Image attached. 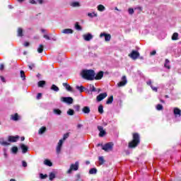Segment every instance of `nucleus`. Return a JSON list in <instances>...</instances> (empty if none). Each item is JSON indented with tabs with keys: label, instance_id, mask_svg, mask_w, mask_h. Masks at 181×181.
<instances>
[{
	"label": "nucleus",
	"instance_id": "f257e3e1",
	"mask_svg": "<svg viewBox=\"0 0 181 181\" xmlns=\"http://www.w3.org/2000/svg\"><path fill=\"white\" fill-rule=\"evenodd\" d=\"M141 142V139L139 137V134L138 133L133 134V139L132 141L129 143V148H136L138 145H139Z\"/></svg>",
	"mask_w": 181,
	"mask_h": 181
},
{
	"label": "nucleus",
	"instance_id": "f03ea898",
	"mask_svg": "<svg viewBox=\"0 0 181 181\" xmlns=\"http://www.w3.org/2000/svg\"><path fill=\"white\" fill-rule=\"evenodd\" d=\"M104 77V72L103 71H99L97 74L94 70H91V80H101Z\"/></svg>",
	"mask_w": 181,
	"mask_h": 181
},
{
	"label": "nucleus",
	"instance_id": "7ed1b4c3",
	"mask_svg": "<svg viewBox=\"0 0 181 181\" xmlns=\"http://www.w3.org/2000/svg\"><path fill=\"white\" fill-rule=\"evenodd\" d=\"M81 76L85 80H91V69H83L81 72Z\"/></svg>",
	"mask_w": 181,
	"mask_h": 181
},
{
	"label": "nucleus",
	"instance_id": "20e7f679",
	"mask_svg": "<svg viewBox=\"0 0 181 181\" xmlns=\"http://www.w3.org/2000/svg\"><path fill=\"white\" fill-rule=\"evenodd\" d=\"M114 146V144L110 142L107 143L102 146V149L105 151V152H110V151H112V148Z\"/></svg>",
	"mask_w": 181,
	"mask_h": 181
},
{
	"label": "nucleus",
	"instance_id": "39448f33",
	"mask_svg": "<svg viewBox=\"0 0 181 181\" xmlns=\"http://www.w3.org/2000/svg\"><path fill=\"white\" fill-rule=\"evenodd\" d=\"M140 54L138 51L133 50L131 54H129V57H131L133 60H136L139 57Z\"/></svg>",
	"mask_w": 181,
	"mask_h": 181
},
{
	"label": "nucleus",
	"instance_id": "423d86ee",
	"mask_svg": "<svg viewBox=\"0 0 181 181\" xmlns=\"http://www.w3.org/2000/svg\"><path fill=\"white\" fill-rule=\"evenodd\" d=\"M72 170H78V161H76L74 164H71L68 173H71Z\"/></svg>",
	"mask_w": 181,
	"mask_h": 181
},
{
	"label": "nucleus",
	"instance_id": "0eeeda50",
	"mask_svg": "<svg viewBox=\"0 0 181 181\" xmlns=\"http://www.w3.org/2000/svg\"><path fill=\"white\" fill-rule=\"evenodd\" d=\"M100 37H105V42H110L111 40V35L105 33H101Z\"/></svg>",
	"mask_w": 181,
	"mask_h": 181
},
{
	"label": "nucleus",
	"instance_id": "6e6552de",
	"mask_svg": "<svg viewBox=\"0 0 181 181\" xmlns=\"http://www.w3.org/2000/svg\"><path fill=\"white\" fill-rule=\"evenodd\" d=\"M98 129L100 132L99 136L100 138H103V136H105L107 132H105V130H104V127H103L102 126H98Z\"/></svg>",
	"mask_w": 181,
	"mask_h": 181
},
{
	"label": "nucleus",
	"instance_id": "1a4fd4ad",
	"mask_svg": "<svg viewBox=\"0 0 181 181\" xmlns=\"http://www.w3.org/2000/svg\"><path fill=\"white\" fill-rule=\"evenodd\" d=\"M62 101H63V103H66V104H73V98L63 97L62 98Z\"/></svg>",
	"mask_w": 181,
	"mask_h": 181
},
{
	"label": "nucleus",
	"instance_id": "9d476101",
	"mask_svg": "<svg viewBox=\"0 0 181 181\" xmlns=\"http://www.w3.org/2000/svg\"><path fill=\"white\" fill-rule=\"evenodd\" d=\"M127 83V76H124L122 77V81L117 83L118 87H124Z\"/></svg>",
	"mask_w": 181,
	"mask_h": 181
},
{
	"label": "nucleus",
	"instance_id": "9b49d317",
	"mask_svg": "<svg viewBox=\"0 0 181 181\" xmlns=\"http://www.w3.org/2000/svg\"><path fill=\"white\" fill-rule=\"evenodd\" d=\"M62 146H63V140H59L56 148L57 155L60 153L62 151Z\"/></svg>",
	"mask_w": 181,
	"mask_h": 181
},
{
	"label": "nucleus",
	"instance_id": "f8f14e48",
	"mask_svg": "<svg viewBox=\"0 0 181 181\" xmlns=\"http://www.w3.org/2000/svg\"><path fill=\"white\" fill-rule=\"evenodd\" d=\"M107 95H108V94H107V93H100L99 95L97 96L96 100L98 102L103 101V100H104V98H106Z\"/></svg>",
	"mask_w": 181,
	"mask_h": 181
},
{
	"label": "nucleus",
	"instance_id": "ddd939ff",
	"mask_svg": "<svg viewBox=\"0 0 181 181\" xmlns=\"http://www.w3.org/2000/svg\"><path fill=\"white\" fill-rule=\"evenodd\" d=\"M19 140V136H9L8 141L9 142H18Z\"/></svg>",
	"mask_w": 181,
	"mask_h": 181
},
{
	"label": "nucleus",
	"instance_id": "4468645a",
	"mask_svg": "<svg viewBox=\"0 0 181 181\" xmlns=\"http://www.w3.org/2000/svg\"><path fill=\"white\" fill-rule=\"evenodd\" d=\"M73 32L71 28H65L62 30V33H64V35H71L73 34Z\"/></svg>",
	"mask_w": 181,
	"mask_h": 181
},
{
	"label": "nucleus",
	"instance_id": "2eb2a0df",
	"mask_svg": "<svg viewBox=\"0 0 181 181\" xmlns=\"http://www.w3.org/2000/svg\"><path fill=\"white\" fill-rule=\"evenodd\" d=\"M174 115L175 117H181V110L177 107L174 108Z\"/></svg>",
	"mask_w": 181,
	"mask_h": 181
},
{
	"label": "nucleus",
	"instance_id": "dca6fc26",
	"mask_svg": "<svg viewBox=\"0 0 181 181\" xmlns=\"http://www.w3.org/2000/svg\"><path fill=\"white\" fill-rule=\"evenodd\" d=\"M20 146H21V148L22 149L23 153H26V152H28V146L26 145H25L23 144H21L20 145Z\"/></svg>",
	"mask_w": 181,
	"mask_h": 181
},
{
	"label": "nucleus",
	"instance_id": "f3484780",
	"mask_svg": "<svg viewBox=\"0 0 181 181\" xmlns=\"http://www.w3.org/2000/svg\"><path fill=\"white\" fill-rule=\"evenodd\" d=\"M62 86L65 87L67 91H73V88H71V86H70V85H69L67 83H63Z\"/></svg>",
	"mask_w": 181,
	"mask_h": 181
},
{
	"label": "nucleus",
	"instance_id": "a211bd4d",
	"mask_svg": "<svg viewBox=\"0 0 181 181\" xmlns=\"http://www.w3.org/2000/svg\"><path fill=\"white\" fill-rule=\"evenodd\" d=\"M17 36L19 37H22V36H23V30L21 28H18Z\"/></svg>",
	"mask_w": 181,
	"mask_h": 181
},
{
	"label": "nucleus",
	"instance_id": "6ab92c4d",
	"mask_svg": "<svg viewBox=\"0 0 181 181\" xmlns=\"http://www.w3.org/2000/svg\"><path fill=\"white\" fill-rule=\"evenodd\" d=\"M0 144L2 145V146H8V145H9V143L5 141L4 138L0 139Z\"/></svg>",
	"mask_w": 181,
	"mask_h": 181
},
{
	"label": "nucleus",
	"instance_id": "aec40b11",
	"mask_svg": "<svg viewBox=\"0 0 181 181\" xmlns=\"http://www.w3.org/2000/svg\"><path fill=\"white\" fill-rule=\"evenodd\" d=\"M83 39L86 42H90V40H91V35L90 33L88 34V35H83Z\"/></svg>",
	"mask_w": 181,
	"mask_h": 181
},
{
	"label": "nucleus",
	"instance_id": "412c9836",
	"mask_svg": "<svg viewBox=\"0 0 181 181\" xmlns=\"http://www.w3.org/2000/svg\"><path fill=\"white\" fill-rule=\"evenodd\" d=\"M11 119L13 121H18L19 119V115H18V113L11 115Z\"/></svg>",
	"mask_w": 181,
	"mask_h": 181
},
{
	"label": "nucleus",
	"instance_id": "4be33fe9",
	"mask_svg": "<svg viewBox=\"0 0 181 181\" xmlns=\"http://www.w3.org/2000/svg\"><path fill=\"white\" fill-rule=\"evenodd\" d=\"M98 11L100 12H104L105 11V6L104 5L100 4L98 6Z\"/></svg>",
	"mask_w": 181,
	"mask_h": 181
},
{
	"label": "nucleus",
	"instance_id": "5701e85b",
	"mask_svg": "<svg viewBox=\"0 0 181 181\" xmlns=\"http://www.w3.org/2000/svg\"><path fill=\"white\" fill-rule=\"evenodd\" d=\"M71 6L73 8H77L80 6V3H78V1H73L71 3Z\"/></svg>",
	"mask_w": 181,
	"mask_h": 181
},
{
	"label": "nucleus",
	"instance_id": "b1692460",
	"mask_svg": "<svg viewBox=\"0 0 181 181\" xmlns=\"http://www.w3.org/2000/svg\"><path fill=\"white\" fill-rule=\"evenodd\" d=\"M112 101H114V96L111 95L106 101V104H112Z\"/></svg>",
	"mask_w": 181,
	"mask_h": 181
},
{
	"label": "nucleus",
	"instance_id": "393cba45",
	"mask_svg": "<svg viewBox=\"0 0 181 181\" xmlns=\"http://www.w3.org/2000/svg\"><path fill=\"white\" fill-rule=\"evenodd\" d=\"M45 132H46V127H42L39 129L38 134L40 135H42L43 134H45Z\"/></svg>",
	"mask_w": 181,
	"mask_h": 181
},
{
	"label": "nucleus",
	"instance_id": "a878e982",
	"mask_svg": "<svg viewBox=\"0 0 181 181\" xmlns=\"http://www.w3.org/2000/svg\"><path fill=\"white\" fill-rule=\"evenodd\" d=\"M82 111L84 114H90V107L86 106L83 108Z\"/></svg>",
	"mask_w": 181,
	"mask_h": 181
},
{
	"label": "nucleus",
	"instance_id": "bb28decb",
	"mask_svg": "<svg viewBox=\"0 0 181 181\" xmlns=\"http://www.w3.org/2000/svg\"><path fill=\"white\" fill-rule=\"evenodd\" d=\"M178 37H179V34L177 33H175L172 36V40H177V39H179Z\"/></svg>",
	"mask_w": 181,
	"mask_h": 181
},
{
	"label": "nucleus",
	"instance_id": "cd10ccee",
	"mask_svg": "<svg viewBox=\"0 0 181 181\" xmlns=\"http://www.w3.org/2000/svg\"><path fill=\"white\" fill-rule=\"evenodd\" d=\"M51 90H52L53 91H56L57 93L60 89L59 88V87L56 86V85L53 84L51 86Z\"/></svg>",
	"mask_w": 181,
	"mask_h": 181
},
{
	"label": "nucleus",
	"instance_id": "c85d7f7f",
	"mask_svg": "<svg viewBox=\"0 0 181 181\" xmlns=\"http://www.w3.org/2000/svg\"><path fill=\"white\" fill-rule=\"evenodd\" d=\"M44 163L47 165V166H52L53 164L52 163V162L50 161V160H45Z\"/></svg>",
	"mask_w": 181,
	"mask_h": 181
},
{
	"label": "nucleus",
	"instance_id": "c756f323",
	"mask_svg": "<svg viewBox=\"0 0 181 181\" xmlns=\"http://www.w3.org/2000/svg\"><path fill=\"white\" fill-rule=\"evenodd\" d=\"M98 112L100 114H103V112H104V107L103 106V105H99V107H98Z\"/></svg>",
	"mask_w": 181,
	"mask_h": 181
},
{
	"label": "nucleus",
	"instance_id": "7c9ffc66",
	"mask_svg": "<svg viewBox=\"0 0 181 181\" xmlns=\"http://www.w3.org/2000/svg\"><path fill=\"white\" fill-rule=\"evenodd\" d=\"M76 90H78V91H80V93H83V91H84V88L83 86H76Z\"/></svg>",
	"mask_w": 181,
	"mask_h": 181
},
{
	"label": "nucleus",
	"instance_id": "2f4dec72",
	"mask_svg": "<svg viewBox=\"0 0 181 181\" xmlns=\"http://www.w3.org/2000/svg\"><path fill=\"white\" fill-rule=\"evenodd\" d=\"M54 114H56L57 115H62V110L59 109H54Z\"/></svg>",
	"mask_w": 181,
	"mask_h": 181
},
{
	"label": "nucleus",
	"instance_id": "473e14b6",
	"mask_svg": "<svg viewBox=\"0 0 181 181\" xmlns=\"http://www.w3.org/2000/svg\"><path fill=\"white\" fill-rule=\"evenodd\" d=\"M104 162H105V160H104V157H99V165H104Z\"/></svg>",
	"mask_w": 181,
	"mask_h": 181
},
{
	"label": "nucleus",
	"instance_id": "72a5a7b5",
	"mask_svg": "<svg viewBox=\"0 0 181 181\" xmlns=\"http://www.w3.org/2000/svg\"><path fill=\"white\" fill-rule=\"evenodd\" d=\"M43 45H40L39 47L37 48L38 53H43Z\"/></svg>",
	"mask_w": 181,
	"mask_h": 181
},
{
	"label": "nucleus",
	"instance_id": "f704fd0d",
	"mask_svg": "<svg viewBox=\"0 0 181 181\" xmlns=\"http://www.w3.org/2000/svg\"><path fill=\"white\" fill-rule=\"evenodd\" d=\"M169 63H170L169 59H166L165 64H164V66H165V67H166V69H170V66H169Z\"/></svg>",
	"mask_w": 181,
	"mask_h": 181
},
{
	"label": "nucleus",
	"instance_id": "c9c22d12",
	"mask_svg": "<svg viewBox=\"0 0 181 181\" xmlns=\"http://www.w3.org/2000/svg\"><path fill=\"white\" fill-rule=\"evenodd\" d=\"M45 84H46V81H40L38 82V87H43V86H45Z\"/></svg>",
	"mask_w": 181,
	"mask_h": 181
},
{
	"label": "nucleus",
	"instance_id": "e433bc0d",
	"mask_svg": "<svg viewBox=\"0 0 181 181\" xmlns=\"http://www.w3.org/2000/svg\"><path fill=\"white\" fill-rule=\"evenodd\" d=\"M67 114L68 115H74V110L73 109H69Z\"/></svg>",
	"mask_w": 181,
	"mask_h": 181
},
{
	"label": "nucleus",
	"instance_id": "4c0bfd02",
	"mask_svg": "<svg viewBox=\"0 0 181 181\" xmlns=\"http://www.w3.org/2000/svg\"><path fill=\"white\" fill-rule=\"evenodd\" d=\"M75 29L76 30H82L81 26L80 25H78V23H76Z\"/></svg>",
	"mask_w": 181,
	"mask_h": 181
},
{
	"label": "nucleus",
	"instance_id": "58836bf2",
	"mask_svg": "<svg viewBox=\"0 0 181 181\" xmlns=\"http://www.w3.org/2000/svg\"><path fill=\"white\" fill-rule=\"evenodd\" d=\"M156 110H158V111H162V110H163V106L160 104H158L156 105Z\"/></svg>",
	"mask_w": 181,
	"mask_h": 181
},
{
	"label": "nucleus",
	"instance_id": "ea45409f",
	"mask_svg": "<svg viewBox=\"0 0 181 181\" xmlns=\"http://www.w3.org/2000/svg\"><path fill=\"white\" fill-rule=\"evenodd\" d=\"M21 77L23 80H26V76H25V71H21Z\"/></svg>",
	"mask_w": 181,
	"mask_h": 181
},
{
	"label": "nucleus",
	"instance_id": "a19ab883",
	"mask_svg": "<svg viewBox=\"0 0 181 181\" xmlns=\"http://www.w3.org/2000/svg\"><path fill=\"white\" fill-rule=\"evenodd\" d=\"M75 180L76 181H83V180H81V177L80 174H77L76 175Z\"/></svg>",
	"mask_w": 181,
	"mask_h": 181
},
{
	"label": "nucleus",
	"instance_id": "79ce46f5",
	"mask_svg": "<svg viewBox=\"0 0 181 181\" xmlns=\"http://www.w3.org/2000/svg\"><path fill=\"white\" fill-rule=\"evenodd\" d=\"M11 151H12L13 153H18V147L13 146L11 148Z\"/></svg>",
	"mask_w": 181,
	"mask_h": 181
},
{
	"label": "nucleus",
	"instance_id": "37998d69",
	"mask_svg": "<svg viewBox=\"0 0 181 181\" xmlns=\"http://www.w3.org/2000/svg\"><path fill=\"white\" fill-rule=\"evenodd\" d=\"M54 177H56V175L53 173H51L49 174V180H53V179H54Z\"/></svg>",
	"mask_w": 181,
	"mask_h": 181
},
{
	"label": "nucleus",
	"instance_id": "c03bdc74",
	"mask_svg": "<svg viewBox=\"0 0 181 181\" xmlns=\"http://www.w3.org/2000/svg\"><path fill=\"white\" fill-rule=\"evenodd\" d=\"M67 138H69V133L64 134L63 139H62L63 142H64V141H66V139H67Z\"/></svg>",
	"mask_w": 181,
	"mask_h": 181
},
{
	"label": "nucleus",
	"instance_id": "a18cd8bd",
	"mask_svg": "<svg viewBox=\"0 0 181 181\" xmlns=\"http://www.w3.org/2000/svg\"><path fill=\"white\" fill-rule=\"evenodd\" d=\"M151 88L153 90V91L158 93V88L153 86V85H151Z\"/></svg>",
	"mask_w": 181,
	"mask_h": 181
},
{
	"label": "nucleus",
	"instance_id": "49530a36",
	"mask_svg": "<svg viewBox=\"0 0 181 181\" xmlns=\"http://www.w3.org/2000/svg\"><path fill=\"white\" fill-rule=\"evenodd\" d=\"M40 179H46V177H47V175H43L42 173H41L40 175Z\"/></svg>",
	"mask_w": 181,
	"mask_h": 181
},
{
	"label": "nucleus",
	"instance_id": "de8ad7c7",
	"mask_svg": "<svg viewBox=\"0 0 181 181\" xmlns=\"http://www.w3.org/2000/svg\"><path fill=\"white\" fill-rule=\"evenodd\" d=\"M97 173V168H92L91 169V174L92 175H95Z\"/></svg>",
	"mask_w": 181,
	"mask_h": 181
},
{
	"label": "nucleus",
	"instance_id": "09e8293b",
	"mask_svg": "<svg viewBox=\"0 0 181 181\" xmlns=\"http://www.w3.org/2000/svg\"><path fill=\"white\" fill-rule=\"evenodd\" d=\"M74 108L76 110V111H80V105H76Z\"/></svg>",
	"mask_w": 181,
	"mask_h": 181
},
{
	"label": "nucleus",
	"instance_id": "8fccbe9b",
	"mask_svg": "<svg viewBox=\"0 0 181 181\" xmlns=\"http://www.w3.org/2000/svg\"><path fill=\"white\" fill-rule=\"evenodd\" d=\"M128 12H129V15H133V13L134 12V8H129Z\"/></svg>",
	"mask_w": 181,
	"mask_h": 181
},
{
	"label": "nucleus",
	"instance_id": "3c124183",
	"mask_svg": "<svg viewBox=\"0 0 181 181\" xmlns=\"http://www.w3.org/2000/svg\"><path fill=\"white\" fill-rule=\"evenodd\" d=\"M0 78L3 83H6V80L5 79V77L0 75Z\"/></svg>",
	"mask_w": 181,
	"mask_h": 181
},
{
	"label": "nucleus",
	"instance_id": "603ef678",
	"mask_svg": "<svg viewBox=\"0 0 181 181\" xmlns=\"http://www.w3.org/2000/svg\"><path fill=\"white\" fill-rule=\"evenodd\" d=\"M22 165H23V168H26L28 166V163L25 160L22 161Z\"/></svg>",
	"mask_w": 181,
	"mask_h": 181
},
{
	"label": "nucleus",
	"instance_id": "864d4df0",
	"mask_svg": "<svg viewBox=\"0 0 181 181\" xmlns=\"http://www.w3.org/2000/svg\"><path fill=\"white\" fill-rule=\"evenodd\" d=\"M29 69L32 70V69H33L35 67V64H31L28 66Z\"/></svg>",
	"mask_w": 181,
	"mask_h": 181
},
{
	"label": "nucleus",
	"instance_id": "5fc2aeb1",
	"mask_svg": "<svg viewBox=\"0 0 181 181\" xmlns=\"http://www.w3.org/2000/svg\"><path fill=\"white\" fill-rule=\"evenodd\" d=\"M42 98V93H38L37 95V100H40Z\"/></svg>",
	"mask_w": 181,
	"mask_h": 181
},
{
	"label": "nucleus",
	"instance_id": "6e6d98bb",
	"mask_svg": "<svg viewBox=\"0 0 181 181\" xmlns=\"http://www.w3.org/2000/svg\"><path fill=\"white\" fill-rule=\"evenodd\" d=\"M44 37H45V39H47V40H50V37H49V35H45Z\"/></svg>",
	"mask_w": 181,
	"mask_h": 181
},
{
	"label": "nucleus",
	"instance_id": "4d7b16f0",
	"mask_svg": "<svg viewBox=\"0 0 181 181\" xmlns=\"http://www.w3.org/2000/svg\"><path fill=\"white\" fill-rule=\"evenodd\" d=\"M146 84H147V86H150V87H151V86H152V81H151V80H149L148 81L146 82Z\"/></svg>",
	"mask_w": 181,
	"mask_h": 181
},
{
	"label": "nucleus",
	"instance_id": "13d9d810",
	"mask_svg": "<svg viewBox=\"0 0 181 181\" xmlns=\"http://www.w3.org/2000/svg\"><path fill=\"white\" fill-rule=\"evenodd\" d=\"M155 54H156V51L153 50L151 52V56H155Z\"/></svg>",
	"mask_w": 181,
	"mask_h": 181
},
{
	"label": "nucleus",
	"instance_id": "bf43d9fd",
	"mask_svg": "<svg viewBox=\"0 0 181 181\" xmlns=\"http://www.w3.org/2000/svg\"><path fill=\"white\" fill-rule=\"evenodd\" d=\"M4 67H5V66L4 65V64H1L0 65V70H1V71L4 70Z\"/></svg>",
	"mask_w": 181,
	"mask_h": 181
},
{
	"label": "nucleus",
	"instance_id": "052dcab7",
	"mask_svg": "<svg viewBox=\"0 0 181 181\" xmlns=\"http://www.w3.org/2000/svg\"><path fill=\"white\" fill-rule=\"evenodd\" d=\"M30 3H31L32 4H36V1L35 0H30Z\"/></svg>",
	"mask_w": 181,
	"mask_h": 181
},
{
	"label": "nucleus",
	"instance_id": "680f3d73",
	"mask_svg": "<svg viewBox=\"0 0 181 181\" xmlns=\"http://www.w3.org/2000/svg\"><path fill=\"white\" fill-rule=\"evenodd\" d=\"M29 42H25L24 43V46H25V47H28V46H29Z\"/></svg>",
	"mask_w": 181,
	"mask_h": 181
},
{
	"label": "nucleus",
	"instance_id": "e2e57ef3",
	"mask_svg": "<svg viewBox=\"0 0 181 181\" xmlns=\"http://www.w3.org/2000/svg\"><path fill=\"white\" fill-rule=\"evenodd\" d=\"M91 91H97V89L94 86H92Z\"/></svg>",
	"mask_w": 181,
	"mask_h": 181
},
{
	"label": "nucleus",
	"instance_id": "0e129e2a",
	"mask_svg": "<svg viewBox=\"0 0 181 181\" xmlns=\"http://www.w3.org/2000/svg\"><path fill=\"white\" fill-rule=\"evenodd\" d=\"M83 127V124H78L77 125V128L78 129H80V128H82Z\"/></svg>",
	"mask_w": 181,
	"mask_h": 181
},
{
	"label": "nucleus",
	"instance_id": "69168bd1",
	"mask_svg": "<svg viewBox=\"0 0 181 181\" xmlns=\"http://www.w3.org/2000/svg\"><path fill=\"white\" fill-rule=\"evenodd\" d=\"M37 2H38V4L42 5V4H43V0H37Z\"/></svg>",
	"mask_w": 181,
	"mask_h": 181
},
{
	"label": "nucleus",
	"instance_id": "338daca9",
	"mask_svg": "<svg viewBox=\"0 0 181 181\" xmlns=\"http://www.w3.org/2000/svg\"><path fill=\"white\" fill-rule=\"evenodd\" d=\"M92 16H97V13H95V12H93L92 13Z\"/></svg>",
	"mask_w": 181,
	"mask_h": 181
},
{
	"label": "nucleus",
	"instance_id": "774afa93",
	"mask_svg": "<svg viewBox=\"0 0 181 181\" xmlns=\"http://www.w3.org/2000/svg\"><path fill=\"white\" fill-rule=\"evenodd\" d=\"M86 165H90V161L89 160L86 161Z\"/></svg>",
	"mask_w": 181,
	"mask_h": 181
}]
</instances>
